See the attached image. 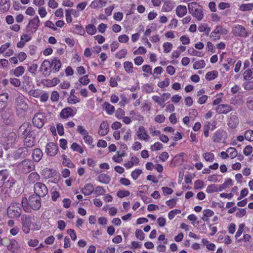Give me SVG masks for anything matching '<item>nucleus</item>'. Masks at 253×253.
<instances>
[{"instance_id": "43", "label": "nucleus", "mask_w": 253, "mask_h": 253, "mask_svg": "<svg viewBox=\"0 0 253 253\" xmlns=\"http://www.w3.org/2000/svg\"><path fill=\"white\" fill-rule=\"evenodd\" d=\"M226 152H227L229 157L231 158V159H233L237 156L238 153L236 149L233 147L228 148L226 150Z\"/></svg>"}, {"instance_id": "17", "label": "nucleus", "mask_w": 253, "mask_h": 253, "mask_svg": "<svg viewBox=\"0 0 253 253\" xmlns=\"http://www.w3.org/2000/svg\"><path fill=\"white\" fill-rule=\"evenodd\" d=\"M76 114V111L71 107H68L62 110L59 114V116L64 119H67L70 117H74Z\"/></svg>"}, {"instance_id": "47", "label": "nucleus", "mask_w": 253, "mask_h": 253, "mask_svg": "<svg viewBox=\"0 0 253 253\" xmlns=\"http://www.w3.org/2000/svg\"><path fill=\"white\" fill-rule=\"evenodd\" d=\"M94 194L98 196L99 195H103L106 193V190L104 189V188L100 186H98L95 187L94 190Z\"/></svg>"}, {"instance_id": "41", "label": "nucleus", "mask_w": 253, "mask_h": 253, "mask_svg": "<svg viewBox=\"0 0 253 253\" xmlns=\"http://www.w3.org/2000/svg\"><path fill=\"white\" fill-rule=\"evenodd\" d=\"M87 33L90 35H94L96 32V28L93 24H88L85 27Z\"/></svg>"}, {"instance_id": "56", "label": "nucleus", "mask_w": 253, "mask_h": 253, "mask_svg": "<svg viewBox=\"0 0 253 253\" xmlns=\"http://www.w3.org/2000/svg\"><path fill=\"white\" fill-rule=\"evenodd\" d=\"M125 114V111L122 108H118L115 113V116L119 119H121Z\"/></svg>"}, {"instance_id": "38", "label": "nucleus", "mask_w": 253, "mask_h": 253, "mask_svg": "<svg viewBox=\"0 0 253 253\" xmlns=\"http://www.w3.org/2000/svg\"><path fill=\"white\" fill-rule=\"evenodd\" d=\"M124 68L125 71L128 74H131L133 72V64L130 61H126L124 63Z\"/></svg>"}, {"instance_id": "23", "label": "nucleus", "mask_w": 253, "mask_h": 253, "mask_svg": "<svg viewBox=\"0 0 253 253\" xmlns=\"http://www.w3.org/2000/svg\"><path fill=\"white\" fill-rule=\"evenodd\" d=\"M8 94L5 92L0 94V112L2 111L7 106Z\"/></svg>"}, {"instance_id": "3", "label": "nucleus", "mask_w": 253, "mask_h": 253, "mask_svg": "<svg viewBox=\"0 0 253 253\" xmlns=\"http://www.w3.org/2000/svg\"><path fill=\"white\" fill-rule=\"evenodd\" d=\"M189 13L198 21H201L204 17L203 7L196 2L189 3L188 4Z\"/></svg>"}, {"instance_id": "8", "label": "nucleus", "mask_w": 253, "mask_h": 253, "mask_svg": "<svg viewBox=\"0 0 253 253\" xmlns=\"http://www.w3.org/2000/svg\"><path fill=\"white\" fill-rule=\"evenodd\" d=\"M21 219L23 232L26 234L29 233L32 224L31 216L29 215L22 214Z\"/></svg>"}, {"instance_id": "25", "label": "nucleus", "mask_w": 253, "mask_h": 253, "mask_svg": "<svg viewBox=\"0 0 253 253\" xmlns=\"http://www.w3.org/2000/svg\"><path fill=\"white\" fill-rule=\"evenodd\" d=\"M102 108L109 115H113L115 112L114 106L107 102H105L102 104Z\"/></svg>"}, {"instance_id": "49", "label": "nucleus", "mask_w": 253, "mask_h": 253, "mask_svg": "<svg viewBox=\"0 0 253 253\" xmlns=\"http://www.w3.org/2000/svg\"><path fill=\"white\" fill-rule=\"evenodd\" d=\"M206 64L204 60H201L195 62L193 64V68L195 69H201L205 67Z\"/></svg>"}, {"instance_id": "44", "label": "nucleus", "mask_w": 253, "mask_h": 253, "mask_svg": "<svg viewBox=\"0 0 253 253\" xmlns=\"http://www.w3.org/2000/svg\"><path fill=\"white\" fill-rule=\"evenodd\" d=\"M245 139L247 140L252 142L253 141V130L252 129H248L245 131L244 133Z\"/></svg>"}, {"instance_id": "40", "label": "nucleus", "mask_w": 253, "mask_h": 253, "mask_svg": "<svg viewBox=\"0 0 253 253\" xmlns=\"http://www.w3.org/2000/svg\"><path fill=\"white\" fill-rule=\"evenodd\" d=\"M244 79L246 81H250L253 78V71L252 69H248L243 73Z\"/></svg>"}, {"instance_id": "58", "label": "nucleus", "mask_w": 253, "mask_h": 253, "mask_svg": "<svg viewBox=\"0 0 253 253\" xmlns=\"http://www.w3.org/2000/svg\"><path fill=\"white\" fill-rule=\"evenodd\" d=\"M247 106L249 109L253 110V96H251L247 98Z\"/></svg>"}, {"instance_id": "52", "label": "nucleus", "mask_w": 253, "mask_h": 253, "mask_svg": "<svg viewBox=\"0 0 253 253\" xmlns=\"http://www.w3.org/2000/svg\"><path fill=\"white\" fill-rule=\"evenodd\" d=\"M163 147V145L159 142H155L153 145L151 146V149L152 151H158L161 150Z\"/></svg>"}, {"instance_id": "64", "label": "nucleus", "mask_w": 253, "mask_h": 253, "mask_svg": "<svg viewBox=\"0 0 253 253\" xmlns=\"http://www.w3.org/2000/svg\"><path fill=\"white\" fill-rule=\"evenodd\" d=\"M9 82L11 84L15 87H19L21 85V82L17 78H10Z\"/></svg>"}, {"instance_id": "28", "label": "nucleus", "mask_w": 253, "mask_h": 253, "mask_svg": "<svg viewBox=\"0 0 253 253\" xmlns=\"http://www.w3.org/2000/svg\"><path fill=\"white\" fill-rule=\"evenodd\" d=\"M94 188L91 183H86L82 189V192L85 195H90L93 191Z\"/></svg>"}, {"instance_id": "46", "label": "nucleus", "mask_w": 253, "mask_h": 253, "mask_svg": "<svg viewBox=\"0 0 253 253\" xmlns=\"http://www.w3.org/2000/svg\"><path fill=\"white\" fill-rule=\"evenodd\" d=\"M25 72V69L23 66H19L16 67L13 71V74L16 77H20Z\"/></svg>"}, {"instance_id": "63", "label": "nucleus", "mask_w": 253, "mask_h": 253, "mask_svg": "<svg viewBox=\"0 0 253 253\" xmlns=\"http://www.w3.org/2000/svg\"><path fill=\"white\" fill-rule=\"evenodd\" d=\"M142 71L146 73L152 75V68L149 65H144L142 67Z\"/></svg>"}, {"instance_id": "26", "label": "nucleus", "mask_w": 253, "mask_h": 253, "mask_svg": "<svg viewBox=\"0 0 253 253\" xmlns=\"http://www.w3.org/2000/svg\"><path fill=\"white\" fill-rule=\"evenodd\" d=\"M43 156V152L39 148L35 149L32 153V158L35 162H39Z\"/></svg>"}, {"instance_id": "29", "label": "nucleus", "mask_w": 253, "mask_h": 253, "mask_svg": "<svg viewBox=\"0 0 253 253\" xmlns=\"http://www.w3.org/2000/svg\"><path fill=\"white\" fill-rule=\"evenodd\" d=\"M187 12V7L185 5H178L176 8V14L179 17H182Z\"/></svg>"}, {"instance_id": "11", "label": "nucleus", "mask_w": 253, "mask_h": 253, "mask_svg": "<svg viewBox=\"0 0 253 253\" xmlns=\"http://www.w3.org/2000/svg\"><path fill=\"white\" fill-rule=\"evenodd\" d=\"M15 107L17 111H25L27 110L28 106L23 95H19L16 98Z\"/></svg>"}, {"instance_id": "32", "label": "nucleus", "mask_w": 253, "mask_h": 253, "mask_svg": "<svg viewBox=\"0 0 253 253\" xmlns=\"http://www.w3.org/2000/svg\"><path fill=\"white\" fill-rule=\"evenodd\" d=\"M139 162V159L135 156H133L131 158L130 161L125 163L124 166L126 169H130L132 168L134 165H138Z\"/></svg>"}, {"instance_id": "6", "label": "nucleus", "mask_w": 253, "mask_h": 253, "mask_svg": "<svg viewBox=\"0 0 253 253\" xmlns=\"http://www.w3.org/2000/svg\"><path fill=\"white\" fill-rule=\"evenodd\" d=\"M232 32L235 36L243 38H247L250 34V33L244 26L238 24L233 27Z\"/></svg>"}, {"instance_id": "2", "label": "nucleus", "mask_w": 253, "mask_h": 253, "mask_svg": "<svg viewBox=\"0 0 253 253\" xmlns=\"http://www.w3.org/2000/svg\"><path fill=\"white\" fill-rule=\"evenodd\" d=\"M16 181L7 170L0 171V188H10L13 186Z\"/></svg>"}, {"instance_id": "21", "label": "nucleus", "mask_w": 253, "mask_h": 253, "mask_svg": "<svg viewBox=\"0 0 253 253\" xmlns=\"http://www.w3.org/2000/svg\"><path fill=\"white\" fill-rule=\"evenodd\" d=\"M109 131V127L106 121L102 122L99 126L98 134L101 136L106 135Z\"/></svg>"}, {"instance_id": "62", "label": "nucleus", "mask_w": 253, "mask_h": 253, "mask_svg": "<svg viewBox=\"0 0 253 253\" xmlns=\"http://www.w3.org/2000/svg\"><path fill=\"white\" fill-rule=\"evenodd\" d=\"M135 236L140 240H143L144 239V234L141 229H137L135 231Z\"/></svg>"}, {"instance_id": "51", "label": "nucleus", "mask_w": 253, "mask_h": 253, "mask_svg": "<svg viewBox=\"0 0 253 253\" xmlns=\"http://www.w3.org/2000/svg\"><path fill=\"white\" fill-rule=\"evenodd\" d=\"M164 52L169 53L172 48V44L169 42H164L163 44Z\"/></svg>"}, {"instance_id": "61", "label": "nucleus", "mask_w": 253, "mask_h": 253, "mask_svg": "<svg viewBox=\"0 0 253 253\" xmlns=\"http://www.w3.org/2000/svg\"><path fill=\"white\" fill-rule=\"evenodd\" d=\"M59 94L57 91H54L51 93L50 99L52 102H56L59 100Z\"/></svg>"}, {"instance_id": "35", "label": "nucleus", "mask_w": 253, "mask_h": 253, "mask_svg": "<svg viewBox=\"0 0 253 253\" xmlns=\"http://www.w3.org/2000/svg\"><path fill=\"white\" fill-rule=\"evenodd\" d=\"M110 180V177L104 173L100 174L97 177V180L101 183L108 184Z\"/></svg>"}, {"instance_id": "5", "label": "nucleus", "mask_w": 253, "mask_h": 253, "mask_svg": "<svg viewBox=\"0 0 253 253\" xmlns=\"http://www.w3.org/2000/svg\"><path fill=\"white\" fill-rule=\"evenodd\" d=\"M22 203L12 202L7 209V214L11 218H17L21 215Z\"/></svg>"}, {"instance_id": "55", "label": "nucleus", "mask_w": 253, "mask_h": 253, "mask_svg": "<svg viewBox=\"0 0 253 253\" xmlns=\"http://www.w3.org/2000/svg\"><path fill=\"white\" fill-rule=\"evenodd\" d=\"M244 227L245 225L244 224L242 223L239 224L238 230L235 236L236 239H238V238L243 233Z\"/></svg>"}, {"instance_id": "54", "label": "nucleus", "mask_w": 253, "mask_h": 253, "mask_svg": "<svg viewBox=\"0 0 253 253\" xmlns=\"http://www.w3.org/2000/svg\"><path fill=\"white\" fill-rule=\"evenodd\" d=\"M129 194L130 192L126 190H120L117 193V196L121 198L127 197L129 195Z\"/></svg>"}, {"instance_id": "16", "label": "nucleus", "mask_w": 253, "mask_h": 253, "mask_svg": "<svg viewBox=\"0 0 253 253\" xmlns=\"http://www.w3.org/2000/svg\"><path fill=\"white\" fill-rule=\"evenodd\" d=\"M136 135L138 138L140 140L148 141L150 139V137L147 130L142 126H139L138 130L136 132Z\"/></svg>"}, {"instance_id": "57", "label": "nucleus", "mask_w": 253, "mask_h": 253, "mask_svg": "<svg viewBox=\"0 0 253 253\" xmlns=\"http://www.w3.org/2000/svg\"><path fill=\"white\" fill-rule=\"evenodd\" d=\"M181 212V211L179 210H173L172 211H170L168 213V217L170 220L173 219L174 216L177 214H179Z\"/></svg>"}, {"instance_id": "22", "label": "nucleus", "mask_w": 253, "mask_h": 253, "mask_svg": "<svg viewBox=\"0 0 253 253\" xmlns=\"http://www.w3.org/2000/svg\"><path fill=\"white\" fill-rule=\"evenodd\" d=\"M232 110V107L227 104L219 105L216 109V112L218 114H227Z\"/></svg>"}, {"instance_id": "39", "label": "nucleus", "mask_w": 253, "mask_h": 253, "mask_svg": "<svg viewBox=\"0 0 253 253\" xmlns=\"http://www.w3.org/2000/svg\"><path fill=\"white\" fill-rule=\"evenodd\" d=\"M241 11H250L253 9V3H243L239 8Z\"/></svg>"}, {"instance_id": "36", "label": "nucleus", "mask_w": 253, "mask_h": 253, "mask_svg": "<svg viewBox=\"0 0 253 253\" xmlns=\"http://www.w3.org/2000/svg\"><path fill=\"white\" fill-rule=\"evenodd\" d=\"M203 215L201 218L204 221H208L209 218L214 214V212L210 209H206L203 211Z\"/></svg>"}, {"instance_id": "9", "label": "nucleus", "mask_w": 253, "mask_h": 253, "mask_svg": "<svg viewBox=\"0 0 253 253\" xmlns=\"http://www.w3.org/2000/svg\"><path fill=\"white\" fill-rule=\"evenodd\" d=\"M40 19L36 16L31 19L26 26V32L29 34L35 33L39 27Z\"/></svg>"}, {"instance_id": "18", "label": "nucleus", "mask_w": 253, "mask_h": 253, "mask_svg": "<svg viewBox=\"0 0 253 253\" xmlns=\"http://www.w3.org/2000/svg\"><path fill=\"white\" fill-rule=\"evenodd\" d=\"M7 250L11 252L12 253H18L19 250V244L14 239H10L9 240V244L6 245Z\"/></svg>"}, {"instance_id": "14", "label": "nucleus", "mask_w": 253, "mask_h": 253, "mask_svg": "<svg viewBox=\"0 0 253 253\" xmlns=\"http://www.w3.org/2000/svg\"><path fill=\"white\" fill-rule=\"evenodd\" d=\"M51 68L50 62L48 60H44L42 63L40 71L44 76L47 77L51 74Z\"/></svg>"}, {"instance_id": "33", "label": "nucleus", "mask_w": 253, "mask_h": 253, "mask_svg": "<svg viewBox=\"0 0 253 253\" xmlns=\"http://www.w3.org/2000/svg\"><path fill=\"white\" fill-rule=\"evenodd\" d=\"M174 2L170 0H166L162 7V10L165 12H169L174 7Z\"/></svg>"}, {"instance_id": "15", "label": "nucleus", "mask_w": 253, "mask_h": 253, "mask_svg": "<svg viewBox=\"0 0 253 253\" xmlns=\"http://www.w3.org/2000/svg\"><path fill=\"white\" fill-rule=\"evenodd\" d=\"M58 151V147L54 143L49 142L46 144L45 152L47 156H54L57 154Z\"/></svg>"}, {"instance_id": "10", "label": "nucleus", "mask_w": 253, "mask_h": 253, "mask_svg": "<svg viewBox=\"0 0 253 253\" xmlns=\"http://www.w3.org/2000/svg\"><path fill=\"white\" fill-rule=\"evenodd\" d=\"M34 194L43 197L48 193L47 187L42 183L37 182L34 187Z\"/></svg>"}, {"instance_id": "13", "label": "nucleus", "mask_w": 253, "mask_h": 253, "mask_svg": "<svg viewBox=\"0 0 253 253\" xmlns=\"http://www.w3.org/2000/svg\"><path fill=\"white\" fill-rule=\"evenodd\" d=\"M45 117L42 113H36L33 118V123L34 126L41 128L44 125Z\"/></svg>"}, {"instance_id": "60", "label": "nucleus", "mask_w": 253, "mask_h": 253, "mask_svg": "<svg viewBox=\"0 0 253 253\" xmlns=\"http://www.w3.org/2000/svg\"><path fill=\"white\" fill-rule=\"evenodd\" d=\"M141 173L142 170L141 169H137L131 172V176L134 180H136Z\"/></svg>"}, {"instance_id": "34", "label": "nucleus", "mask_w": 253, "mask_h": 253, "mask_svg": "<svg viewBox=\"0 0 253 253\" xmlns=\"http://www.w3.org/2000/svg\"><path fill=\"white\" fill-rule=\"evenodd\" d=\"M59 82L60 80L57 78H54L52 80H45L43 84L47 87H52L57 84Z\"/></svg>"}, {"instance_id": "27", "label": "nucleus", "mask_w": 253, "mask_h": 253, "mask_svg": "<svg viewBox=\"0 0 253 253\" xmlns=\"http://www.w3.org/2000/svg\"><path fill=\"white\" fill-rule=\"evenodd\" d=\"M32 135L24 137V143L26 147H32L35 144V139Z\"/></svg>"}, {"instance_id": "45", "label": "nucleus", "mask_w": 253, "mask_h": 253, "mask_svg": "<svg viewBox=\"0 0 253 253\" xmlns=\"http://www.w3.org/2000/svg\"><path fill=\"white\" fill-rule=\"evenodd\" d=\"M71 148L74 151L79 152L80 154H82L84 152L83 148L78 144L76 142H74L71 146Z\"/></svg>"}, {"instance_id": "1", "label": "nucleus", "mask_w": 253, "mask_h": 253, "mask_svg": "<svg viewBox=\"0 0 253 253\" xmlns=\"http://www.w3.org/2000/svg\"><path fill=\"white\" fill-rule=\"evenodd\" d=\"M41 197L37 195L33 194L29 197L28 201L26 198H23L22 208L24 211L30 212L31 209L35 211L39 210L41 207Z\"/></svg>"}, {"instance_id": "7", "label": "nucleus", "mask_w": 253, "mask_h": 253, "mask_svg": "<svg viewBox=\"0 0 253 253\" xmlns=\"http://www.w3.org/2000/svg\"><path fill=\"white\" fill-rule=\"evenodd\" d=\"M17 135L14 132H11L7 135L3 137L1 140L3 146H5V149H7L12 146L13 144L16 141Z\"/></svg>"}, {"instance_id": "48", "label": "nucleus", "mask_w": 253, "mask_h": 253, "mask_svg": "<svg viewBox=\"0 0 253 253\" xmlns=\"http://www.w3.org/2000/svg\"><path fill=\"white\" fill-rule=\"evenodd\" d=\"M77 131L82 135L83 139L89 135L87 131L82 126H78Z\"/></svg>"}, {"instance_id": "42", "label": "nucleus", "mask_w": 253, "mask_h": 253, "mask_svg": "<svg viewBox=\"0 0 253 253\" xmlns=\"http://www.w3.org/2000/svg\"><path fill=\"white\" fill-rule=\"evenodd\" d=\"M218 76V73L216 71L208 72L206 75V79L208 81H211L215 79Z\"/></svg>"}, {"instance_id": "30", "label": "nucleus", "mask_w": 253, "mask_h": 253, "mask_svg": "<svg viewBox=\"0 0 253 253\" xmlns=\"http://www.w3.org/2000/svg\"><path fill=\"white\" fill-rule=\"evenodd\" d=\"M40 179V176L36 172L31 173L28 177V181L29 183L33 184L37 182Z\"/></svg>"}, {"instance_id": "53", "label": "nucleus", "mask_w": 253, "mask_h": 253, "mask_svg": "<svg viewBox=\"0 0 253 253\" xmlns=\"http://www.w3.org/2000/svg\"><path fill=\"white\" fill-rule=\"evenodd\" d=\"M127 54V50L126 49H123L117 52L116 54V57L119 59L124 58Z\"/></svg>"}, {"instance_id": "20", "label": "nucleus", "mask_w": 253, "mask_h": 253, "mask_svg": "<svg viewBox=\"0 0 253 253\" xmlns=\"http://www.w3.org/2000/svg\"><path fill=\"white\" fill-rule=\"evenodd\" d=\"M225 134L226 132L223 129H219L213 133L212 139L214 142H219Z\"/></svg>"}, {"instance_id": "4", "label": "nucleus", "mask_w": 253, "mask_h": 253, "mask_svg": "<svg viewBox=\"0 0 253 253\" xmlns=\"http://www.w3.org/2000/svg\"><path fill=\"white\" fill-rule=\"evenodd\" d=\"M35 165L30 159H25L17 165V169L21 173H28L35 169Z\"/></svg>"}, {"instance_id": "19", "label": "nucleus", "mask_w": 253, "mask_h": 253, "mask_svg": "<svg viewBox=\"0 0 253 253\" xmlns=\"http://www.w3.org/2000/svg\"><path fill=\"white\" fill-rule=\"evenodd\" d=\"M239 120L235 115L230 114L228 119L227 125L231 128H235L238 125Z\"/></svg>"}, {"instance_id": "12", "label": "nucleus", "mask_w": 253, "mask_h": 253, "mask_svg": "<svg viewBox=\"0 0 253 253\" xmlns=\"http://www.w3.org/2000/svg\"><path fill=\"white\" fill-rule=\"evenodd\" d=\"M31 133V126L29 123H23L19 128L18 133L23 137L32 135Z\"/></svg>"}, {"instance_id": "24", "label": "nucleus", "mask_w": 253, "mask_h": 253, "mask_svg": "<svg viewBox=\"0 0 253 253\" xmlns=\"http://www.w3.org/2000/svg\"><path fill=\"white\" fill-rule=\"evenodd\" d=\"M107 3L106 0H94L92 1L89 6L92 8H101Z\"/></svg>"}, {"instance_id": "31", "label": "nucleus", "mask_w": 253, "mask_h": 253, "mask_svg": "<svg viewBox=\"0 0 253 253\" xmlns=\"http://www.w3.org/2000/svg\"><path fill=\"white\" fill-rule=\"evenodd\" d=\"M51 67L55 72H58L61 66V63L59 59L54 58L50 62Z\"/></svg>"}, {"instance_id": "59", "label": "nucleus", "mask_w": 253, "mask_h": 253, "mask_svg": "<svg viewBox=\"0 0 253 253\" xmlns=\"http://www.w3.org/2000/svg\"><path fill=\"white\" fill-rule=\"evenodd\" d=\"M79 81L81 84L83 85H86L89 83L90 80L88 78V76L85 75L80 78L79 80Z\"/></svg>"}, {"instance_id": "37", "label": "nucleus", "mask_w": 253, "mask_h": 253, "mask_svg": "<svg viewBox=\"0 0 253 253\" xmlns=\"http://www.w3.org/2000/svg\"><path fill=\"white\" fill-rule=\"evenodd\" d=\"M203 158L206 162H212L214 160V155L211 152H206L202 154Z\"/></svg>"}, {"instance_id": "50", "label": "nucleus", "mask_w": 253, "mask_h": 253, "mask_svg": "<svg viewBox=\"0 0 253 253\" xmlns=\"http://www.w3.org/2000/svg\"><path fill=\"white\" fill-rule=\"evenodd\" d=\"M244 89L247 90H251L253 89V82L247 81L243 84Z\"/></svg>"}]
</instances>
